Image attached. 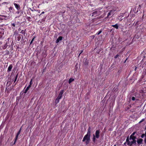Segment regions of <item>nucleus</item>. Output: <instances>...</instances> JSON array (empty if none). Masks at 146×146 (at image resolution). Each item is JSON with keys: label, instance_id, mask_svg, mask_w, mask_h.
<instances>
[{"label": "nucleus", "instance_id": "nucleus-1", "mask_svg": "<svg viewBox=\"0 0 146 146\" xmlns=\"http://www.w3.org/2000/svg\"><path fill=\"white\" fill-rule=\"evenodd\" d=\"M136 137L132 138L128 136L126 139V143L129 146H134L136 143Z\"/></svg>", "mask_w": 146, "mask_h": 146}, {"label": "nucleus", "instance_id": "nucleus-2", "mask_svg": "<svg viewBox=\"0 0 146 146\" xmlns=\"http://www.w3.org/2000/svg\"><path fill=\"white\" fill-rule=\"evenodd\" d=\"M90 135L87 134L84 137L83 141L85 142L86 145L88 144L90 141Z\"/></svg>", "mask_w": 146, "mask_h": 146}, {"label": "nucleus", "instance_id": "nucleus-3", "mask_svg": "<svg viewBox=\"0 0 146 146\" xmlns=\"http://www.w3.org/2000/svg\"><path fill=\"white\" fill-rule=\"evenodd\" d=\"M100 131L99 130H96L95 132V135L93 134V141L95 142L96 141V139H98L100 136Z\"/></svg>", "mask_w": 146, "mask_h": 146}, {"label": "nucleus", "instance_id": "nucleus-4", "mask_svg": "<svg viewBox=\"0 0 146 146\" xmlns=\"http://www.w3.org/2000/svg\"><path fill=\"white\" fill-rule=\"evenodd\" d=\"M100 14V12L99 11H96L94 12L92 14V16L96 17Z\"/></svg>", "mask_w": 146, "mask_h": 146}, {"label": "nucleus", "instance_id": "nucleus-5", "mask_svg": "<svg viewBox=\"0 0 146 146\" xmlns=\"http://www.w3.org/2000/svg\"><path fill=\"white\" fill-rule=\"evenodd\" d=\"M63 93L64 90H61L60 91V93L57 98L58 99H59L60 100L61 98L62 95L63 94Z\"/></svg>", "mask_w": 146, "mask_h": 146}, {"label": "nucleus", "instance_id": "nucleus-6", "mask_svg": "<svg viewBox=\"0 0 146 146\" xmlns=\"http://www.w3.org/2000/svg\"><path fill=\"white\" fill-rule=\"evenodd\" d=\"M143 141V139L140 138L136 141L137 142L138 144L139 145L142 143Z\"/></svg>", "mask_w": 146, "mask_h": 146}, {"label": "nucleus", "instance_id": "nucleus-7", "mask_svg": "<svg viewBox=\"0 0 146 146\" xmlns=\"http://www.w3.org/2000/svg\"><path fill=\"white\" fill-rule=\"evenodd\" d=\"M14 5L15 6V8L18 10L20 9V6L16 3H14Z\"/></svg>", "mask_w": 146, "mask_h": 146}, {"label": "nucleus", "instance_id": "nucleus-8", "mask_svg": "<svg viewBox=\"0 0 146 146\" xmlns=\"http://www.w3.org/2000/svg\"><path fill=\"white\" fill-rule=\"evenodd\" d=\"M62 38V36H59L56 40V43H58L59 42V41L61 40Z\"/></svg>", "mask_w": 146, "mask_h": 146}, {"label": "nucleus", "instance_id": "nucleus-9", "mask_svg": "<svg viewBox=\"0 0 146 146\" xmlns=\"http://www.w3.org/2000/svg\"><path fill=\"white\" fill-rule=\"evenodd\" d=\"M13 67V66L12 65H10L9 66L8 68V72H10L11 70V69H12Z\"/></svg>", "mask_w": 146, "mask_h": 146}, {"label": "nucleus", "instance_id": "nucleus-10", "mask_svg": "<svg viewBox=\"0 0 146 146\" xmlns=\"http://www.w3.org/2000/svg\"><path fill=\"white\" fill-rule=\"evenodd\" d=\"M113 12L112 11H111L110 12H109L108 14L107 17H108L111 15H113V13H112Z\"/></svg>", "mask_w": 146, "mask_h": 146}, {"label": "nucleus", "instance_id": "nucleus-11", "mask_svg": "<svg viewBox=\"0 0 146 146\" xmlns=\"http://www.w3.org/2000/svg\"><path fill=\"white\" fill-rule=\"evenodd\" d=\"M91 128L90 127H88V131L87 132V134H89L90 135L91 134Z\"/></svg>", "mask_w": 146, "mask_h": 146}, {"label": "nucleus", "instance_id": "nucleus-12", "mask_svg": "<svg viewBox=\"0 0 146 146\" xmlns=\"http://www.w3.org/2000/svg\"><path fill=\"white\" fill-rule=\"evenodd\" d=\"M112 27H113L115 28L116 29H117L118 28V25L117 24H116L115 25H112L111 26Z\"/></svg>", "mask_w": 146, "mask_h": 146}, {"label": "nucleus", "instance_id": "nucleus-13", "mask_svg": "<svg viewBox=\"0 0 146 146\" xmlns=\"http://www.w3.org/2000/svg\"><path fill=\"white\" fill-rule=\"evenodd\" d=\"M74 80V79L73 78H70L68 81V83L70 84L71 82L73 81Z\"/></svg>", "mask_w": 146, "mask_h": 146}, {"label": "nucleus", "instance_id": "nucleus-14", "mask_svg": "<svg viewBox=\"0 0 146 146\" xmlns=\"http://www.w3.org/2000/svg\"><path fill=\"white\" fill-rule=\"evenodd\" d=\"M135 132H134L130 136V137H131L132 138H133V137H136V136H134L135 134Z\"/></svg>", "mask_w": 146, "mask_h": 146}, {"label": "nucleus", "instance_id": "nucleus-15", "mask_svg": "<svg viewBox=\"0 0 146 146\" xmlns=\"http://www.w3.org/2000/svg\"><path fill=\"white\" fill-rule=\"evenodd\" d=\"M29 89V88L28 87H27V88H26V89L24 91V93H25V94H26L27 92V91Z\"/></svg>", "mask_w": 146, "mask_h": 146}, {"label": "nucleus", "instance_id": "nucleus-16", "mask_svg": "<svg viewBox=\"0 0 146 146\" xmlns=\"http://www.w3.org/2000/svg\"><path fill=\"white\" fill-rule=\"evenodd\" d=\"M21 128L19 130L17 134L16 137H18V135H19V134H20V133H21Z\"/></svg>", "mask_w": 146, "mask_h": 146}, {"label": "nucleus", "instance_id": "nucleus-17", "mask_svg": "<svg viewBox=\"0 0 146 146\" xmlns=\"http://www.w3.org/2000/svg\"><path fill=\"white\" fill-rule=\"evenodd\" d=\"M59 100L60 99H58L57 98L55 100V103H58L59 102Z\"/></svg>", "mask_w": 146, "mask_h": 146}, {"label": "nucleus", "instance_id": "nucleus-18", "mask_svg": "<svg viewBox=\"0 0 146 146\" xmlns=\"http://www.w3.org/2000/svg\"><path fill=\"white\" fill-rule=\"evenodd\" d=\"M17 138H18L17 137H16L15 139V141H14V143H13L14 144L17 141Z\"/></svg>", "mask_w": 146, "mask_h": 146}, {"label": "nucleus", "instance_id": "nucleus-19", "mask_svg": "<svg viewBox=\"0 0 146 146\" xmlns=\"http://www.w3.org/2000/svg\"><path fill=\"white\" fill-rule=\"evenodd\" d=\"M102 32V31L101 30L99 31L97 33L96 35H99L100 33H101Z\"/></svg>", "mask_w": 146, "mask_h": 146}, {"label": "nucleus", "instance_id": "nucleus-20", "mask_svg": "<svg viewBox=\"0 0 146 146\" xmlns=\"http://www.w3.org/2000/svg\"><path fill=\"white\" fill-rule=\"evenodd\" d=\"M17 76H16L15 77V80H14V82H15L16 81V80H17Z\"/></svg>", "mask_w": 146, "mask_h": 146}, {"label": "nucleus", "instance_id": "nucleus-21", "mask_svg": "<svg viewBox=\"0 0 146 146\" xmlns=\"http://www.w3.org/2000/svg\"><path fill=\"white\" fill-rule=\"evenodd\" d=\"M32 79H31V80L29 84H32Z\"/></svg>", "mask_w": 146, "mask_h": 146}, {"label": "nucleus", "instance_id": "nucleus-22", "mask_svg": "<svg viewBox=\"0 0 146 146\" xmlns=\"http://www.w3.org/2000/svg\"><path fill=\"white\" fill-rule=\"evenodd\" d=\"M135 98L134 97H132V100L133 101H134L135 100Z\"/></svg>", "mask_w": 146, "mask_h": 146}, {"label": "nucleus", "instance_id": "nucleus-23", "mask_svg": "<svg viewBox=\"0 0 146 146\" xmlns=\"http://www.w3.org/2000/svg\"><path fill=\"white\" fill-rule=\"evenodd\" d=\"M32 84H29V86H28V87L29 88H30L31 87V85Z\"/></svg>", "mask_w": 146, "mask_h": 146}, {"label": "nucleus", "instance_id": "nucleus-24", "mask_svg": "<svg viewBox=\"0 0 146 146\" xmlns=\"http://www.w3.org/2000/svg\"><path fill=\"white\" fill-rule=\"evenodd\" d=\"M118 55H116L115 57V58H117L118 57Z\"/></svg>", "mask_w": 146, "mask_h": 146}, {"label": "nucleus", "instance_id": "nucleus-25", "mask_svg": "<svg viewBox=\"0 0 146 146\" xmlns=\"http://www.w3.org/2000/svg\"><path fill=\"white\" fill-rule=\"evenodd\" d=\"M12 25L14 27L15 26V25L14 23L12 24Z\"/></svg>", "mask_w": 146, "mask_h": 146}, {"label": "nucleus", "instance_id": "nucleus-26", "mask_svg": "<svg viewBox=\"0 0 146 146\" xmlns=\"http://www.w3.org/2000/svg\"><path fill=\"white\" fill-rule=\"evenodd\" d=\"M144 141H145V143H146V136H145V138Z\"/></svg>", "mask_w": 146, "mask_h": 146}, {"label": "nucleus", "instance_id": "nucleus-27", "mask_svg": "<svg viewBox=\"0 0 146 146\" xmlns=\"http://www.w3.org/2000/svg\"><path fill=\"white\" fill-rule=\"evenodd\" d=\"M9 10H12V7H10L9 8Z\"/></svg>", "mask_w": 146, "mask_h": 146}, {"label": "nucleus", "instance_id": "nucleus-28", "mask_svg": "<svg viewBox=\"0 0 146 146\" xmlns=\"http://www.w3.org/2000/svg\"><path fill=\"white\" fill-rule=\"evenodd\" d=\"M144 134H143V135H141V137L142 138H143V137L144 136Z\"/></svg>", "mask_w": 146, "mask_h": 146}, {"label": "nucleus", "instance_id": "nucleus-29", "mask_svg": "<svg viewBox=\"0 0 146 146\" xmlns=\"http://www.w3.org/2000/svg\"><path fill=\"white\" fill-rule=\"evenodd\" d=\"M82 52H83V50H82V51H81L80 53V54H79V56L80 55V54L82 53Z\"/></svg>", "mask_w": 146, "mask_h": 146}, {"label": "nucleus", "instance_id": "nucleus-30", "mask_svg": "<svg viewBox=\"0 0 146 146\" xmlns=\"http://www.w3.org/2000/svg\"><path fill=\"white\" fill-rule=\"evenodd\" d=\"M122 19H119V20L120 21H121L122 20Z\"/></svg>", "mask_w": 146, "mask_h": 146}, {"label": "nucleus", "instance_id": "nucleus-31", "mask_svg": "<svg viewBox=\"0 0 146 146\" xmlns=\"http://www.w3.org/2000/svg\"><path fill=\"white\" fill-rule=\"evenodd\" d=\"M35 38V37H34L32 40V41H33L34 40V39Z\"/></svg>", "mask_w": 146, "mask_h": 146}, {"label": "nucleus", "instance_id": "nucleus-32", "mask_svg": "<svg viewBox=\"0 0 146 146\" xmlns=\"http://www.w3.org/2000/svg\"><path fill=\"white\" fill-rule=\"evenodd\" d=\"M33 42V41L31 40V41L30 42V44H31Z\"/></svg>", "mask_w": 146, "mask_h": 146}, {"label": "nucleus", "instance_id": "nucleus-33", "mask_svg": "<svg viewBox=\"0 0 146 146\" xmlns=\"http://www.w3.org/2000/svg\"><path fill=\"white\" fill-rule=\"evenodd\" d=\"M44 11H43L42 12L41 14H44Z\"/></svg>", "mask_w": 146, "mask_h": 146}, {"label": "nucleus", "instance_id": "nucleus-34", "mask_svg": "<svg viewBox=\"0 0 146 146\" xmlns=\"http://www.w3.org/2000/svg\"><path fill=\"white\" fill-rule=\"evenodd\" d=\"M23 31V30H22V31H21V33H22Z\"/></svg>", "mask_w": 146, "mask_h": 146}, {"label": "nucleus", "instance_id": "nucleus-35", "mask_svg": "<svg viewBox=\"0 0 146 146\" xmlns=\"http://www.w3.org/2000/svg\"><path fill=\"white\" fill-rule=\"evenodd\" d=\"M142 120H142V121H140L139 122V123H141V122L142 121Z\"/></svg>", "mask_w": 146, "mask_h": 146}, {"label": "nucleus", "instance_id": "nucleus-36", "mask_svg": "<svg viewBox=\"0 0 146 146\" xmlns=\"http://www.w3.org/2000/svg\"><path fill=\"white\" fill-rule=\"evenodd\" d=\"M127 60V59H126V60L124 62H126V60Z\"/></svg>", "mask_w": 146, "mask_h": 146}, {"label": "nucleus", "instance_id": "nucleus-37", "mask_svg": "<svg viewBox=\"0 0 146 146\" xmlns=\"http://www.w3.org/2000/svg\"><path fill=\"white\" fill-rule=\"evenodd\" d=\"M136 68H135V70H136Z\"/></svg>", "mask_w": 146, "mask_h": 146}, {"label": "nucleus", "instance_id": "nucleus-38", "mask_svg": "<svg viewBox=\"0 0 146 146\" xmlns=\"http://www.w3.org/2000/svg\"><path fill=\"white\" fill-rule=\"evenodd\" d=\"M116 146V145H114V146Z\"/></svg>", "mask_w": 146, "mask_h": 146}]
</instances>
